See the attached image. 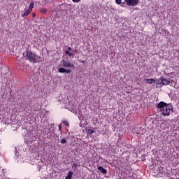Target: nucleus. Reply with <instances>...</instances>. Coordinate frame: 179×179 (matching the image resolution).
<instances>
[{
  "mask_svg": "<svg viewBox=\"0 0 179 179\" xmlns=\"http://www.w3.org/2000/svg\"><path fill=\"white\" fill-rule=\"evenodd\" d=\"M157 108L160 110L162 112V115L165 117H169L170 115V113H173L174 111V108H173V105L171 103H167L164 101H160L157 106Z\"/></svg>",
  "mask_w": 179,
  "mask_h": 179,
  "instance_id": "obj_1",
  "label": "nucleus"
},
{
  "mask_svg": "<svg viewBox=\"0 0 179 179\" xmlns=\"http://www.w3.org/2000/svg\"><path fill=\"white\" fill-rule=\"evenodd\" d=\"M23 57L26 61H29L32 64H38L41 59L40 56H38L36 53H33L29 49H27L25 52L23 53Z\"/></svg>",
  "mask_w": 179,
  "mask_h": 179,
  "instance_id": "obj_2",
  "label": "nucleus"
},
{
  "mask_svg": "<svg viewBox=\"0 0 179 179\" xmlns=\"http://www.w3.org/2000/svg\"><path fill=\"white\" fill-rule=\"evenodd\" d=\"M127 6H136L139 3V0H124Z\"/></svg>",
  "mask_w": 179,
  "mask_h": 179,
  "instance_id": "obj_3",
  "label": "nucleus"
},
{
  "mask_svg": "<svg viewBox=\"0 0 179 179\" xmlns=\"http://www.w3.org/2000/svg\"><path fill=\"white\" fill-rule=\"evenodd\" d=\"M63 66L64 68H75V65L69 61L63 60Z\"/></svg>",
  "mask_w": 179,
  "mask_h": 179,
  "instance_id": "obj_4",
  "label": "nucleus"
},
{
  "mask_svg": "<svg viewBox=\"0 0 179 179\" xmlns=\"http://www.w3.org/2000/svg\"><path fill=\"white\" fill-rule=\"evenodd\" d=\"M161 83L162 85L164 86H167V85H170V80L167 78H164V77L162 76L161 77Z\"/></svg>",
  "mask_w": 179,
  "mask_h": 179,
  "instance_id": "obj_5",
  "label": "nucleus"
},
{
  "mask_svg": "<svg viewBox=\"0 0 179 179\" xmlns=\"http://www.w3.org/2000/svg\"><path fill=\"white\" fill-rule=\"evenodd\" d=\"M27 8H25V12L24 13H22L21 16L22 17H25V16H29L30 13H31V11H30L29 9H27ZM27 9V10H26Z\"/></svg>",
  "mask_w": 179,
  "mask_h": 179,
  "instance_id": "obj_6",
  "label": "nucleus"
},
{
  "mask_svg": "<svg viewBox=\"0 0 179 179\" xmlns=\"http://www.w3.org/2000/svg\"><path fill=\"white\" fill-rule=\"evenodd\" d=\"M98 170L101 171L103 174H107V171L106 169L103 168L102 166H99Z\"/></svg>",
  "mask_w": 179,
  "mask_h": 179,
  "instance_id": "obj_7",
  "label": "nucleus"
},
{
  "mask_svg": "<svg viewBox=\"0 0 179 179\" xmlns=\"http://www.w3.org/2000/svg\"><path fill=\"white\" fill-rule=\"evenodd\" d=\"M145 81L147 82V83L150 84V83H155L156 80L148 78V79H146Z\"/></svg>",
  "mask_w": 179,
  "mask_h": 179,
  "instance_id": "obj_8",
  "label": "nucleus"
},
{
  "mask_svg": "<svg viewBox=\"0 0 179 179\" xmlns=\"http://www.w3.org/2000/svg\"><path fill=\"white\" fill-rule=\"evenodd\" d=\"M72 176H73V172L69 171L65 179H72Z\"/></svg>",
  "mask_w": 179,
  "mask_h": 179,
  "instance_id": "obj_9",
  "label": "nucleus"
},
{
  "mask_svg": "<svg viewBox=\"0 0 179 179\" xmlns=\"http://www.w3.org/2000/svg\"><path fill=\"white\" fill-rule=\"evenodd\" d=\"M34 8V2L30 3L28 9L31 12Z\"/></svg>",
  "mask_w": 179,
  "mask_h": 179,
  "instance_id": "obj_10",
  "label": "nucleus"
},
{
  "mask_svg": "<svg viewBox=\"0 0 179 179\" xmlns=\"http://www.w3.org/2000/svg\"><path fill=\"white\" fill-rule=\"evenodd\" d=\"M66 71V69H65L64 68H60V69H59V72L60 73H65V72Z\"/></svg>",
  "mask_w": 179,
  "mask_h": 179,
  "instance_id": "obj_11",
  "label": "nucleus"
},
{
  "mask_svg": "<svg viewBox=\"0 0 179 179\" xmlns=\"http://www.w3.org/2000/svg\"><path fill=\"white\" fill-rule=\"evenodd\" d=\"M58 131H60V134H62V124H58Z\"/></svg>",
  "mask_w": 179,
  "mask_h": 179,
  "instance_id": "obj_12",
  "label": "nucleus"
},
{
  "mask_svg": "<svg viewBox=\"0 0 179 179\" xmlns=\"http://www.w3.org/2000/svg\"><path fill=\"white\" fill-rule=\"evenodd\" d=\"M40 12H41V13H47V12H48V9H47V8H41V9L40 10Z\"/></svg>",
  "mask_w": 179,
  "mask_h": 179,
  "instance_id": "obj_13",
  "label": "nucleus"
},
{
  "mask_svg": "<svg viewBox=\"0 0 179 179\" xmlns=\"http://www.w3.org/2000/svg\"><path fill=\"white\" fill-rule=\"evenodd\" d=\"M65 53L67 54V55L69 57H73V54L70 52L69 50H66Z\"/></svg>",
  "mask_w": 179,
  "mask_h": 179,
  "instance_id": "obj_14",
  "label": "nucleus"
},
{
  "mask_svg": "<svg viewBox=\"0 0 179 179\" xmlns=\"http://www.w3.org/2000/svg\"><path fill=\"white\" fill-rule=\"evenodd\" d=\"M62 124H64V125H66V127H69V123L65 120L62 121Z\"/></svg>",
  "mask_w": 179,
  "mask_h": 179,
  "instance_id": "obj_15",
  "label": "nucleus"
},
{
  "mask_svg": "<svg viewBox=\"0 0 179 179\" xmlns=\"http://www.w3.org/2000/svg\"><path fill=\"white\" fill-rule=\"evenodd\" d=\"M92 134H94V131H93L92 129H88L87 135H92Z\"/></svg>",
  "mask_w": 179,
  "mask_h": 179,
  "instance_id": "obj_16",
  "label": "nucleus"
},
{
  "mask_svg": "<svg viewBox=\"0 0 179 179\" xmlns=\"http://www.w3.org/2000/svg\"><path fill=\"white\" fill-rule=\"evenodd\" d=\"M157 85L159 86V85H162V77L159 79V80L157 81Z\"/></svg>",
  "mask_w": 179,
  "mask_h": 179,
  "instance_id": "obj_17",
  "label": "nucleus"
},
{
  "mask_svg": "<svg viewBox=\"0 0 179 179\" xmlns=\"http://www.w3.org/2000/svg\"><path fill=\"white\" fill-rule=\"evenodd\" d=\"M61 143H62V145L66 143V139L62 138V139L61 140Z\"/></svg>",
  "mask_w": 179,
  "mask_h": 179,
  "instance_id": "obj_18",
  "label": "nucleus"
},
{
  "mask_svg": "<svg viewBox=\"0 0 179 179\" xmlns=\"http://www.w3.org/2000/svg\"><path fill=\"white\" fill-rule=\"evenodd\" d=\"M115 2L117 3V5H121V2H122V0H115Z\"/></svg>",
  "mask_w": 179,
  "mask_h": 179,
  "instance_id": "obj_19",
  "label": "nucleus"
},
{
  "mask_svg": "<svg viewBox=\"0 0 179 179\" xmlns=\"http://www.w3.org/2000/svg\"><path fill=\"white\" fill-rule=\"evenodd\" d=\"M71 72H72L71 69H66V71H65L66 73H71Z\"/></svg>",
  "mask_w": 179,
  "mask_h": 179,
  "instance_id": "obj_20",
  "label": "nucleus"
},
{
  "mask_svg": "<svg viewBox=\"0 0 179 179\" xmlns=\"http://www.w3.org/2000/svg\"><path fill=\"white\" fill-rule=\"evenodd\" d=\"M36 16H37V14H36V13H33L32 17H36Z\"/></svg>",
  "mask_w": 179,
  "mask_h": 179,
  "instance_id": "obj_21",
  "label": "nucleus"
},
{
  "mask_svg": "<svg viewBox=\"0 0 179 179\" xmlns=\"http://www.w3.org/2000/svg\"><path fill=\"white\" fill-rule=\"evenodd\" d=\"M73 2L74 3H78V2H80V0H72Z\"/></svg>",
  "mask_w": 179,
  "mask_h": 179,
  "instance_id": "obj_22",
  "label": "nucleus"
},
{
  "mask_svg": "<svg viewBox=\"0 0 179 179\" xmlns=\"http://www.w3.org/2000/svg\"><path fill=\"white\" fill-rule=\"evenodd\" d=\"M69 51H72V48L71 47L68 48Z\"/></svg>",
  "mask_w": 179,
  "mask_h": 179,
  "instance_id": "obj_23",
  "label": "nucleus"
},
{
  "mask_svg": "<svg viewBox=\"0 0 179 179\" xmlns=\"http://www.w3.org/2000/svg\"><path fill=\"white\" fill-rule=\"evenodd\" d=\"M74 167H78V165H76V164H73Z\"/></svg>",
  "mask_w": 179,
  "mask_h": 179,
  "instance_id": "obj_24",
  "label": "nucleus"
},
{
  "mask_svg": "<svg viewBox=\"0 0 179 179\" xmlns=\"http://www.w3.org/2000/svg\"><path fill=\"white\" fill-rule=\"evenodd\" d=\"M75 52H78V51H77L76 50H75Z\"/></svg>",
  "mask_w": 179,
  "mask_h": 179,
  "instance_id": "obj_25",
  "label": "nucleus"
},
{
  "mask_svg": "<svg viewBox=\"0 0 179 179\" xmlns=\"http://www.w3.org/2000/svg\"><path fill=\"white\" fill-rule=\"evenodd\" d=\"M82 62H83V63H85V62H83V61Z\"/></svg>",
  "mask_w": 179,
  "mask_h": 179,
  "instance_id": "obj_26",
  "label": "nucleus"
}]
</instances>
